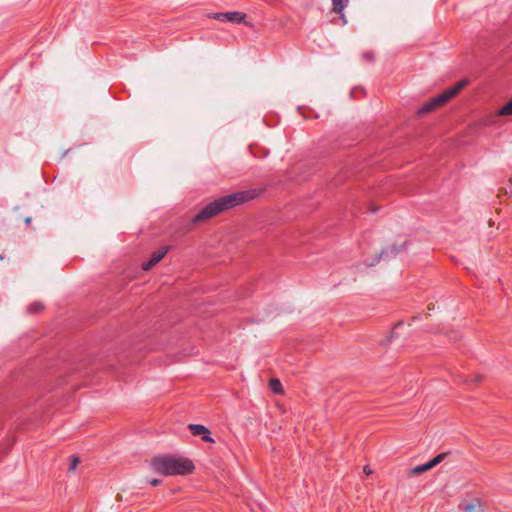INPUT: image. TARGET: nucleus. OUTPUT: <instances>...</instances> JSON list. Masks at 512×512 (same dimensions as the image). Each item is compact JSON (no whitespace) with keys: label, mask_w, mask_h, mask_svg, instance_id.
<instances>
[{"label":"nucleus","mask_w":512,"mask_h":512,"mask_svg":"<svg viewBox=\"0 0 512 512\" xmlns=\"http://www.w3.org/2000/svg\"><path fill=\"white\" fill-rule=\"evenodd\" d=\"M256 196L254 190L238 191L226 196H222L204 206L192 219L193 223L210 219L217 214L234 208L244 202L252 200Z\"/></svg>","instance_id":"obj_1"},{"label":"nucleus","mask_w":512,"mask_h":512,"mask_svg":"<svg viewBox=\"0 0 512 512\" xmlns=\"http://www.w3.org/2000/svg\"><path fill=\"white\" fill-rule=\"evenodd\" d=\"M150 465L154 472L165 476L187 475L192 473L195 469L190 459L173 455L153 457Z\"/></svg>","instance_id":"obj_2"},{"label":"nucleus","mask_w":512,"mask_h":512,"mask_svg":"<svg viewBox=\"0 0 512 512\" xmlns=\"http://www.w3.org/2000/svg\"><path fill=\"white\" fill-rule=\"evenodd\" d=\"M467 83L468 81L463 79L443 91L441 94L431 98L429 101L425 102L418 108L417 114L424 115L435 110L437 107L444 105L454 96H456L467 85Z\"/></svg>","instance_id":"obj_3"},{"label":"nucleus","mask_w":512,"mask_h":512,"mask_svg":"<svg viewBox=\"0 0 512 512\" xmlns=\"http://www.w3.org/2000/svg\"><path fill=\"white\" fill-rule=\"evenodd\" d=\"M407 244L408 242L405 241L401 245L393 244L390 247L383 248L381 252L375 256V258L371 261L366 263L367 266H374L376 265L381 259H391L394 258L396 255H398L402 251L407 250Z\"/></svg>","instance_id":"obj_4"},{"label":"nucleus","mask_w":512,"mask_h":512,"mask_svg":"<svg viewBox=\"0 0 512 512\" xmlns=\"http://www.w3.org/2000/svg\"><path fill=\"white\" fill-rule=\"evenodd\" d=\"M211 17L220 22H232V23H243L246 26L251 27L252 24L250 22L245 21L246 15L242 12L238 11H230V12H218L213 13Z\"/></svg>","instance_id":"obj_5"},{"label":"nucleus","mask_w":512,"mask_h":512,"mask_svg":"<svg viewBox=\"0 0 512 512\" xmlns=\"http://www.w3.org/2000/svg\"><path fill=\"white\" fill-rule=\"evenodd\" d=\"M190 432L194 436H199L203 441L213 443L214 439L211 437L209 429L202 424H189Z\"/></svg>","instance_id":"obj_6"},{"label":"nucleus","mask_w":512,"mask_h":512,"mask_svg":"<svg viewBox=\"0 0 512 512\" xmlns=\"http://www.w3.org/2000/svg\"><path fill=\"white\" fill-rule=\"evenodd\" d=\"M167 252H168V247H163V248L159 249L158 251L154 252L152 254L151 258L149 259V261L143 263V265H142L143 270L151 269L154 265H156L158 262H160L165 257Z\"/></svg>","instance_id":"obj_7"},{"label":"nucleus","mask_w":512,"mask_h":512,"mask_svg":"<svg viewBox=\"0 0 512 512\" xmlns=\"http://www.w3.org/2000/svg\"><path fill=\"white\" fill-rule=\"evenodd\" d=\"M348 3L349 0H332V11L334 13H341Z\"/></svg>","instance_id":"obj_8"},{"label":"nucleus","mask_w":512,"mask_h":512,"mask_svg":"<svg viewBox=\"0 0 512 512\" xmlns=\"http://www.w3.org/2000/svg\"><path fill=\"white\" fill-rule=\"evenodd\" d=\"M433 467L431 466L430 462H426L424 464H421V465H417L415 466L414 468L411 469V474H420V473H424L430 469H432Z\"/></svg>","instance_id":"obj_9"},{"label":"nucleus","mask_w":512,"mask_h":512,"mask_svg":"<svg viewBox=\"0 0 512 512\" xmlns=\"http://www.w3.org/2000/svg\"><path fill=\"white\" fill-rule=\"evenodd\" d=\"M43 309H44V306L41 302H34L28 306L27 311L31 314H37L40 311H42Z\"/></svg>","instance_id":"obj_10"},{"label":"nucleus","mask_w":512,"mask_h":512,"mask_svg":"<svg viewBox=\"0 0 512 512\" xmlns=\"http://www.w3.org/2000/svg\"><path fill=\"white\" fill-rule=\"evenodd\" d=\"M448 453L447 452H443V453H440L438 455H436L435 457H433L429 462L431 464V466L434 468L435 466H437L438 464H440L446 457H447Z\"/></svg>","instance_id":"obj_11"},{"label":"nucleus","mask_w":512,"mask_h":512,"mask_svg":"<svg viewBox=\"0 0 512 512\" xmlns=\"http://www.w3.org/2000/svg\"><path fill=\"white\" fill-rule=\"evenodd\" d=\"M270 388L274 393H280L282 391V384L279 379L270 380Z\"/></svg>","instance_id":"obj_12"},{"label":"nucleus","mask_w":512,"mask_h":512,"mask_svg":"<svg viewBox=\"0 0 512 512\" xmlns=\"http://www.w3.org/2000/svg\"><path fill=\"white\" fill-rule=\"evenodd\" d=\"M499 115H512V99L499 110Z\"/></svg>","instance_id":"obj_13"},{"label":"nucleus","mask_w":512,"mask_h":512,"mask_svg":"<svg viewBox=\"0 0 512 512\" xmlns=\"http://www.w3.org/2000/svg\"><path fill=\"white\" fill-rule=\"evenodd\" d=\"M79 462H80V459L76 455H72L69 470L74 471L76 469L77 465L79 464Z\"/></svg>","instance_id":"obj_14"},{"label":"nucleus","mask_w":512,"mask_h":512,"mask_svg":"<svg viewBox=\"0 0 512 512\" xmlns=\"http://www.w3.org/2000/svg\"><path fill=\"white\" fill-rule=\"evenodd\" d=\"M362 58H363L364 60H366V61H373V60H374V55H373V53H372V52L367 51V52H364V53L362 54Z\"/></svg>","instance_id":"obj_15"},{"label":"nucleus","mask_w":512,"mask_h":512,"mask_svg":"<svg viewBox=\"0 0 512 512\" xmlns=\"http://www.w3.org/2000/svg\"><path fill=\"white\" fill-rule=\"evenodd\" d=\"M161 482H162V481H161L160 479H156V478L151 479V480H149V481H148V483H149L150 485H152V486H157V485H159Z\"/></svg>","instance_id":"obj_16"},{"label":"nucleus","mask_w":512,"mask_h":512,"mask_svg":"<svg viewBox=\"0 0 512 512\" xmlns=\"http://www.w3.org/2000/svg\"><path fill=\"white\" fill-rule=\"evenodd\" d=\"M474 507H475V506H474V504H468V505L466 506V508H465V511H466V512H472V511H473V509H474Z\"/></svg>","instance_id":"obj_17"},{"label":"nucleus","mask_w":512,"mask_h":512,"mask_svg":"<svg viewBox=\"0 0 512 512\" xmlns=\"http://www.w3.org/2000/svg\"><path fill=\"white\" fill-rule=\"evenodd\" d=\"M338 14L340 15V18H341V20H342L343 24H346V23H347V20H346V17H345V15H344V13H343V12H341V13H338Z\"/></svg>","instance_id":"obj_18"},{"label":"nucleus","mask_w":512,"mask_h":512,"mask_svg":"<svg viewBox=\"0 0 512 512\" xmlns=\"http://www.w3.org/2000/svg\"><path fill=\"white\" fill-rule=\"evenodd\" d=\"M364 472L369 475L370 473H372V471L369 469V467H364Z\"/></svg>","instance_id":"obj_19"},{"label":"nucleus","mask_w":512,"mask_h":512,"mask_svg":"<svg viewBox=\"0 0 512 512\" xmlns=\"http://www.w3.org/2000/svg\"><path fill=\"white\" fill-rule=\"evenodd\" d=\"M401 325H402L401 323H397V324L394 326V328H393V332H395L398 328H400V327H401Z\"/></svg>","instance_id":"obj_20"},{"label":"nucleus","mask_w":512,"mask_h":512,"mask_svg":"<svg viewBox=\"0 0 512 512\" xmlns=\"http://www.w3.org/2000/svg\"><path fill=\"white\" fill-rule=\"evenodd\" d=\"M30 222H31V218H30V217H27V218L25 219V223H26V224H29Z\"/></svg>","instance_id":"obj_21"}]
</instances>
